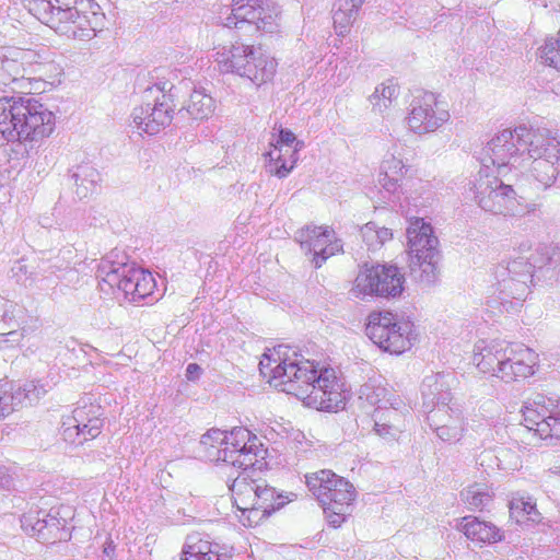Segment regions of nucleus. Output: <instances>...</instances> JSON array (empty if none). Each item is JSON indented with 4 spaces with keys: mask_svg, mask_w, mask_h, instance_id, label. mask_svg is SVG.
Here are the masks:
<instances>
[{
    "mask_svg": "<svg viewBox=\"0 0 560 560\" xmlns=\"http://www.w3.org/2000/svg\"><path fill=\"white\" fill-rule=\"evenodd\" d=\"M258 369L270 385L302 399L306 406L325 411H337L345 406V383L336 370L318 369L288 345L264 353Z\"/></svg>",
    "mask_w": 560,
    "mask_h": 560,
    "instance_id": "obj_1",
    "label": "nucleus"
},
{
    "mask_svg": "<svg viewBox=\"0 0 560 560\" xmlns=\"http://www.w3.org/2000/svg\"><path fill=\"white\" fill-rule=\"evenodd\" d=\"M24 7L58 35L91 40L104 27L105 15L94 0H24Z\"/></svg>",
    "mask_w": 560,
    "mask_h": 560,
    "instance_id": "obj_2",
    "label": "nucleus"
},
{
    "mask_svg": "<svg viewBox=\"0 0 560 560\" xmlns=\"http://www.w3.org/2000/svg\"><path fill=\"white\" fill-rule=\"evenodd\" d=\"M500 299L523 300L535 281L552 284L560 279V246H540L532 260L516 257L499 264L494 269Z\"/></svg>",
    "mask_w": 560,
    "mask_h": 560,
    "instance_id": "obj_3",
    "label": "nucleus"
},
{
    "mask_svg": "<svg viewBox=\"0 0 560 560\" xmlns=\"http://www.w3.org/2000/svg\"><path fill=\"white\" fill-rule=\"evenodd\" d=\"M54 129L55 115L34 97H0V133L5 140L37 142Z\"/></svg>",
    "mask_w": 560,
    "mask_h": 560,
    "instance_id": "obj_4",
    "label": "nucleus"
},
{
    "mask_svg": "<svg viewBox=\"0 0 560 560\" xmlns=\"http://www.w3.org/2000/svg\"><path fill=\"white\" fill-rule=\"evenodd\" d=\"M96 276L100 288L132 303L152 304L159 301L155 294L156 281L150 271L129 262L125 254L113 250L101 259Z\"/></svg>",
    "mask_w": 560,
    "mask_h": 560,
    "instance_id": "obj_5",
    "label": "nucleus"
},
{
    "mask_svg": "<svg viewBox=\"0 0 560 560\" xmlns=\"http://www.w3.org/2000/svg\"><path fill=\"white\" fill-rule=\"evenodd\" d=\"M306 486L320 503L327 522L338 528L351 514L354 487L334 471L323 469L305 475Z\"/></svg>",
    "mask_w": 560,
    "mask_h": 560,
    "instance_id": "obj_6",
    "label": "nucleus"
},
{
    "mask_svg": "<svg viewBox=\"0 0 560 560\" xmlns=\"http://www.w3.org/2000/svg\"><path fill=\"white\" fill-rule=\"evenodd\" d=\"M267 448L260 439L247 429V488L255 494V502L247 508V526L258 525L259 522L269 516L276 510L284 505L280 494L269 487L266 480L256 478V472L267 469Z\"/></svg>",
    "mask_w": 560,
    "mask_h": 560,
    "instance_id": "obj_7",
    "label": "nucleus"
},
{
    "mask_svg": "<svg viewBox=\"0 0 560 560\" xmlns=\"http://www.w3.org/2000/svg\"><path fill=\"white\" fill-rule=\"evenodd\" d=\"M410 277L423 285L435 283L439 276L441 252L431 224L416 218L407 229Z\"/></svg>",
    "mask_w": 560,
    "mask_h": 560,
    "instance_id": "obj_8",
    "label": "nucleus"
},
{
    "mask_svg": "<svg viewBox=\"0 0 560 560\" xmlns=\"http://www.w3.org/2000/svg\"><path fill=\"white\" fill-rule=\"evenodd\" d=\"M493 168L480 167L466 189L483 211L492 214L515 215L518 212L516 192L511 185L504 184Z\"/></svg>",
    "mask_w": 560,
    "mask_h": 560,
    "instance_id": "obj_9",
    "label": "nucleus"
},
{
    "mask_svg": "<svg viewBox=\"0 0 560 560\" xmlns=\"http://www.w3.org/2000/svg\"><path fill=\"white\" fill-rule=\"evenodd\" d=\"M534 133V128L524 125L501 131L482 148L479 156L481 167L497 168V174H502L508 166L516 167L517 153L527 150Z\"/></svg>",
    "mask_w": 560,
    "mask_h": 560,
    "instance_id": "obj_10",
    "label": "nucleus"
},
{
    "mask_svg": "<svg viewBox=\"0 0 560 560\" xmlns=\"http://www.w3.org/2000/svg\"><path fill=\"white\" fill-rule=\"evenodd\" d=\"M560 142L547 128H536L528 142L527 155L533 178L544 188L551 187L560 171Z\"/></svg>",
    "mask_w": 560,
    "mask_h": 560,
    "instance_id": "obj_11",
    "label": "nucleus"
},
{
    "mask_svg": "<svg viewBox=\"0 0 560 560\" xmlns=\"http://www.w3.org/2000/svg\"><path fill=\"white\" fill-rule=\"evenodd\" d=\"M411 326L390 312H373L369 315L365 332L382 350L400 354L411 347Z\"/></svg>",
    "mask_w": 560,
    "mask_h": 560,
    "instance_id": "obj_12",
    "label": "nucleus"
},
{
    "mask_svg": "<svg viewBox=\"0 0 560 560\" xmlns=\"http://www.w3.org/2000/svg\"><path fill=\"white\" fill-rule=\"evenodd\" d=\"M405 290V275L395 265H375L362 268L352 288L353 295L395 299Z\"/></svg>",
    "mask_w": 560,
    "mask_h": 560,
    "instance_id": "obj_13",
    "label": "nucleus"
},
{
    "mask_svg": "<svg viewBox=\"0 0 560 560\" xmlns=\"http://www.w3.org/2000/svg\"><path fill=\"white\" fill-rule=\"evenodd\" d=\"M450 113L432 92H417L407 107L405 118L408 129L419 136L431 133L450 119Z\"/></svg>",
    "mask_w": 560,
    "mask_h": 560,
    "instance_id": "obj_14",
    "label": "nucleus"
},
{
    "mask_svg": "<svg viewBox=\"0 0 560 560\" xmlns=\"http://www.w3.org/2000/svg\"><path fill=\"white\" fill-rule=\"evenodd\" d=\"M208 459L224 462L236 468H243L245 455V429L233 428L230 432L210 429L200 440Z\"/></svg>",
    "mask_w": 560,
    "mask_h": 560,
    "instance_id": "obj_15",
    "label": "nucleus"
},
{
    "mask_svg": "<svg viewBox=\"0 0 560 560\" xmlns=\"http://www.w3.org/2000/svg\"><path fill=\"white\" fill-rule=\"evenodd\" d=\"M305 255L311 256L315 268H320L331 256L341 253L343 244L336 237L335 231L329 226L306 225L295 233Z\"/></svg>",
    "mask_w": 560,
    "mask_h": 560,
    "instance_id": "obj_16",
    "label": "nucleus"
},
{
    "mask_svg": "<svg viewBox=\"0 0 560 560\" xmlns=\"http://www.w3.org/2000/svg\"><path fill=\"white\" fill-rule=\"evenodd\" d=\"M524 421L541 439H560V398L552 399L538 395L523 409Z\"/></svg>",
    "mask_w": 560,
    "mask_h": 560,
    "instance_id": "obj_17",
    "label": "nucleus"
},
{
    "mask_svg": "<svg viewBox=\"0 0 560 560\" xmlns=\"http://www.w3.org/2000/svg\"><path fill=\"white\" fill-rule=\"evenodd\" d=\"M154 88L162 93V97H156L153 104L148 102L136 107L131 113L132 122L140 135H156L168 126L173 118V110L165 94L168 90V83L155 84Z\"/></svg>",
    "mask_w": 560,
    "mask_h": 560,
    "instance_id": "obj_18",
    "label": "nucleus"
},
{
    "mask_svg": "<svg viewBox=\"0 0 560 560\" xmlns=\"http://www.w3.org/2000/svg\"><path fill=\"white\" fill-rule=\"evenodd\" d=\"M427 421L443 442L455 443L463 436L465 421L458 404L438 406L428 410Z\"/></svg>",
    "mask_w": 560,
    "mask_h": 560,
    "instance_id": "obj_19",
    "label": "nucleus"
},
{
    "mask_svg": "<svg viewBox=\"0 0 560 560\" xmlns=\"http://www.w3.org/2000/svg\"><path fill=\"white\" fill-rule=\"evenodd\" d=\"M42 55L18 47H0V83L7 85L24 78L27 68L42 63Z\"/></svg>",
    "mask_w": 560,
    "mask_h": 560,
    "instance_id": "obj_20",
    "label": "nucleus"
},
{
    "mask_svg": "<svg viewBox=\"0 0 560 560\" xmlns=\"http://www.w3.org/2000/svg\"><path fill=\"white\" fill-rule=\"evenodd\" d=\"M21 526L26 534L47 544L63 540L68 536L59 518L40 510L23 514Z\"/></svg>",
    "mask_w": 560,
    "mask_h": 560,
    "instance_id": "obj_21",
    "label": "nucleus"
},
{
    "mask_svg": "<svg viewBox=\"0 0 560 560\" xmlns=\"http://www.w3.org/2000/svg\"><path fill=\"white\" fill-rule=\"evenodd\" d=\"M280 149L270 152L271 162L268 172L279 178L287 177L298 161V152L304 147L303 141H296L295 135L289 129L279 132Z\"/></svg>",
    "mask_w": 560,
    "mask_h": 560,
    "instance_id": "obj_22",
    "label": "nucleus"
},
{
    "mask_svg": "<svg viewBox=\"0 0 560 560\" xmlns=\"http://www.w3.org/2000/svg\"><path fill=\"white\" fill-rule=\"evenodd\" d=\"M535 352L526 347L517 349L509 345L498 378L510 383L529 377L534 374Z\"/></svg>",
    "mask_w": 560,
    "mask_h": 560,
    "instance_id": "obj_23",
    "label": "nucleus"
},
{
    "mask_svg": "<svg viewBox=\"0 0 560 560\" xmlns=\"http://www.w3.org/2000/svg\"><path fill=\"white\" fill-rule=\"evenodd\" d=\"M50 388L48 382L30 381L15 388L10 396L5 392H0V419L10 415L16 407L38 402Z\"/></svg>",
    "mask_w": 560,
    "mask_h": 560,
    "instance_id": "obj_24",
    "label": "nucleus"
},
{
    "mask_svg": "<svg viewBox=\"0 0 560 560\" xmlns=\"http://www.w3.org/2000/svg\"><path fill=\"white\" fill-rule=\"evenodd\" d=\"M280 8L275 0H247V26L257 33H275Z\"/></svg>",
    "mask_w": 560,
    "mask_h": 560,
    "instance_id": "obj_25",
    "label": "nucleus"
},
{
    "mask_svg": "<svg viewBox=\"0 0 560 560\" xmlns=\"http://www.w3.org/2000/svg\"><path fill=\"white\" fill-rule=\"evenodd\" d=\"M359 398L371 406H377L375 410H399L404 406L402 400L383 383L381 377L369 378L361 386Z\"/></svg>",
    "mask_w": 560,
    "mask_h": 560,
    "instance_id": "obj_26",
    "label": "nucleus"
},
{
    "mask_svg": "<svg viewBox=\"0 0 560 560\" xmlns=\"http://www.w3.org/2000/svg\"><path fill=\"white\" fill-rule=\"evenodd\" d=\"M277 62L262 48L247 45V80L256 86L272 80L276 73Z\"/></svg>",
    "mask_w": 560,
    "mask_h": 560,
    "instance_id": "obj_27",
    "label": "nucleus"
},
{
    "mask_svg": "<svg viewBox=\"0 0 560 560\" xmlns=\"http://www.w3.org/2000/svg\"><path fill=\"white\" fill-rule=\"evenodd\" d=\"M448 376L443 373H436L424 377L421 385V394L423 406L429 410L438 406L454 404L450 392Z\"/></svg>",
    "mask_w": 560,
    "mask_h": 560,
    "instance_id": "obj_28",
    "label": "nucleus"
},
{
    "mask_svg": "<svg viewBox=\"0 0 560 560\" xmlns=\"http://www.w3.org/2000/svg\"><path fill=\"white\" fill-rule=\"evenodd\" d=\"M405 164L394 155L385 159L381 164L378 185L382 187L384 200H390L392 196L398 192L400 182L404 177Z\"/></svg>",
    "mask_w": 560,
    "mask_h": 560,
    "instance_id": "obj_29",
    "label": "nucleus"
},
{
    "mask_svg": "<svg viewBox=\"0 0 560 560\" xmlns=\"http://www.w3.org/2000/svg\"><path fill=\"white\" fill-rule=\"evenodd\" d=\"M508 348L509 345L505 342H492L485 347L476 346L478 352L474 354V363L480 372L491 373L498 377Z\"/></svg>",
    "mask_w": 560,
    "mask_h": 560,
    "instance_id": "obj_30",
    "label": "nucleus"
},
{
    "mask_svg": "<svg viewBox=\"0 0 560 560\" xmlns=\"http://www.w3.org/2000/svg\"><path fill=\"white\" fill-rule=\"evenodd\" d=\"M457 528L472 541L490 544L501 540L500 530L497 526L491 523L480 521L475 516L463 517L457 525Z\"/></svg>",
    "mask_w": 560,
    "mask_h": 560,
    "instance_id": "obj_31",
    "label": "nucleus"
},
{
    "mask_svg": "<svg viewBox=\"0 0 560 560\" xmlns=\"http://www.w3.org/2000/svg\"><path fill=\"white\" fill-rule=\"evenodd\" d=\"M215 62L220 72L243 78L245 73V44L236 42L231 47H223L215 54Z\"/></svg>",
    "mask_w": 560,
    "mask_h": 560,
    "instance_id": "obj_32",
    "label": "nucleus"
},
{
    "mask_svg": "<svg viewBox=\"0 0 560 560\" xmlns=\"http://www.w3.org/2000/svg\"><path fill=\"white\" fill-rule=\"evenodd\" d=\"M182 560H221L212 544L200 533H191L186 537Z\"/></svg>",
    "mask_w": 560,
    "mask_h": 560,
    "instance_id": "obj_33",
    "label": "nucleus"
},
{
    "mask_svg": "<svg viewBox=\"0 0 560 560\" xmlns=\"http://www.w3.org/2000/svg\"><path fill=\"white\" fill-rule=\"evenodd\" d=\"M365 0H336L332 20L338 35H345L358 16L359 9Z\"/></svg>",
    "mask_w": 560,
    "mask_h": 560,
    "instance_id": "obj_34",
    "label": "nucleus"
},
{
    "mask_svg": "<svg viewBox=\"0 0 560 560\" xmlns=\"http://www.w3.org/2000/svg\"><path fill=\"white\" fill-rule=\"evenodd\" d=\"M401 415L399 410H374V431L377 435L385 440H394L398 432H400L399 422Z\"/></svg>",
    "mask_w": 560,
    "mask_h": 560,
    "instance_id": "obj_35",
    "label": "nucleus"
},
{
    "mask_svg": "<svg viewBox=\"0 0 560 560\" xmlns=\"http://www.w3.org/2000/svg\"><path fill=\"white\" fill-rule=\"evenodd\" d=\"M72 177L75 183V194L79 199H84L92 195L101 180L98 171L89 164L78 166Z\"/></svg>",
    "mask_w": 560,
    "mask_h": 560,
    "instance_id": "obj_36",
    "label": "nucleus"
},
{
    "mask_svg": "<svg viewBox=\"0 0 560 560\" xmlns=\"http://www.w3.org/2000/svg\"><path fill=\"white\" fill-rule=\"evenodd\" d=\"M7 306L3 319L9 330L0 331V350L20 345L24 337L23 332L18 329L20 322L15 318V313H23V311L12 304L7 303Z\"/></svg>",
    "mask_w": 560,
    "mask_h": 560,
    "instance_id": "obj_37",
    "label": "nucleus"
},
{
    "mask_svg": "<svg viewBox=\"0 0 560 560\" xmlns=\"http://www.w3.org/2000/svg\"><path fill=\"white\" fill-rule=\"evenodd\" d=\"M213 100L203 91L194 90L185 110L192 119H206L213 113Z\"/></svg>",
    "mask_w": 560,
    "mask_h": 560,
    "instance_id": "obj_38",
    "label": "nucleus"
},
{
    "mask_svg": "<svg viewBox=\"0 0 560 560\" xmlns=\"http://www.w3.org/2000/svg\"><path fill=\"white\" fill-rule=\"evenodd\" d=\"M493 492L486 483H474L460 492L462 500L469 505L470 509L482 510L492 500Z\"/></svg>",
    "mask_w": 560,
    "mask_h": 560,
    "instance_id": "obj_39",
    "label": "nucleus"
},
{
    "mask_svg": "<svg viewBox=\"0 0 560 560\" xmlns=\"http://www.w3.org/2000/svg\"><path fill=\"white\" fill-rule=\"evenodd\" d=\"M75 257V250L72 248L60 250L58 256H56L49 265V272L56 275L60 280L68 279L69 275H72L77 271V262L73 261Z\"/></svg>",
    "mask_w": 560,
    "mask_h": 560,
    "instance_id": "obj_40",
    "label": "nucleus"
},
{
    "mask_svg": "<svg viewBox=\"0 0 560 560\" xmlns=\"http://www.w3.org/2000/svg\"><path fill=\"white\" fill-rule=\"evenodd\" d=\"M361 236L370 250L380 248L385 242L392 240L393 233L387 228H380L374 222L364 224L361 229Z\"/></svg>",
    "mask_w": 560,
    "mask_h": 560,
    "instance_id": "obj_41",
    "label": "nucleus"
},
{
    "mask_svg": "<svg viewBox=\"0 0 560 560\" xmlns=\"http://www.w3.org/2000/svg\"><path fill=\"white\" fill-rule=\"evenodd\" d=\"M510 512L517 522H521V517L524 516H527V520L533 523L541 521V514L537 511L536 504L532 502L530 498H514L510 502Z\"/></svg>",
    "mask_w": 560,
    "mask_h": 560,
    "instance_id": "obj_42",
    "label": "nucleus"
},
{
    "mask_svg": "<svg viewBox=\"0 0 560 560\" xmlns=\"http://www.w3.org/2000/svg\"><path fill=\"white\" fill-rule=\"evenodd\" d=\"M397 93L398 89L393 84H381L376 86L374 93L370 97L373 109L383 114L390 107L393 100L397 97Z\"/></svg>",
    "mask_w": 560,
    "mask_h": 560,
    "instance_id": "obj_43",
    "label": "nucleus"
},
{
    "mask_svg": "<svg viewBox=\"0 0 560 560\" xmlns=\"http://www.w3.org/2000/svg\"><path fill=\"white\" fill-rule=\"evenodd\" d=\"M538 56L545 65L560 70V31L556 37L546 39L545 45L538 49Z\"/></svg>",
    "mask_w": 560,
    "mask_h": 560,
    "instance_id": "obj_44",
    "label": "nucleus"
},
{
    "mask_svg": "<svg viewBox=\"0 0 560 560\" xmlns=\"http://www.w3.org/2000/svg\"><path fill=\"white\" fill-rule=\"evenodd\" d=\"M10 272L11 277L24 287L32 285L36 281L35 266L25 258L14 261Z\"/></svg>",
    "mask_w": 560,
    "mask_h": 560,
    "instance_id": "obj_45",
    "label": "nucleus"
},
{
    "mask_svg": "<svg viewBox=\"0 0 560 560\" xmlns=\"http://www.w3.org/2000/svg\"><path fill=\"white\" fill-rule=\"evenodd\" d=\"M103 428V420L93 415V419L89 422H84L82 425H78L79 432H81L82 439H79L78 444H82L84 441L95 439L98 436Z\"/></svg>",
    "mask_w": 560,
    "mask_h": 560,
    "instance_id": "obj_46",
    "label": "nucleus"
},
{
    "mask_svg": "<svg viewBox=\"0 0 560 560\" xmlns=\"http://www.w3.org/2000/svg\"><path fill=\"white\" fill-rule=\"evenodd\" d=\"M93 415H97V417L101 418V406L90 405L78 407L73 411L72 422H75L78 425H82L84 422L92 420Z\"/></svg>",
    "mask_w": 560,
    "mask_h": 560,
    "instance_id": "obj_47",
    "label": "nucleus"
},
{
    "mask_svg": "<svg viewBox=\"0 0 560 560\" xmlns=\"http://www.w3.org/2000/svg\"><path fill=\"white\" fill-rule=\"evenodd\" d=\"M243 0H233L231 12L225 18L223 25L225 27H237L238 24L245 22L244 5L241 3Z\"/></svg>",
    "mask_w": 560,
    "mask_h": 560,
    "instance_id": "obj_48",
    "label": "nucleus"
},
{
    "mask_svg": "<svg viewBox=\"0 0 560 560\" xmlns=\"http://www.w3.org/2000/svg\"><path fill=\"white\" fill-rule=\"evenodd\" d=\"M243 485H245V477H243V470H242V471L238 472L236 478L233 480L232 486L230 487V490L233 493V504L235 505L237 511L241 512V516H238L240 520L245 514V508H243L241 505L243 499L242 498H237L236 495L241 497Z\"/></svg>",
    "mask_w": 560,
    "mask_h": 560,
    "instance_id": "obj_49",
    "label": "nucleus"
},
{
    "mask_svg": "<svg viewBox=\"0 0 560 560\" xmlns=\"http://www.w3.org/2000/svg\"><path fill=\"white\" fill-rule=\"evenodd\" d=\"M62 438L66 442L78 444V439L81 438V432H79L78 424L73 422L69 423L68 427H65L62 430Z\"/></svg>",
    "mask_w": 560,
    "mask_h": 560,
    "instance_id": "obj_50",
    "label": "nucleus"
},
{
    "mask_svg": "<svg viewBox=\"0 0 560 560\" xmlns=\"http://www.w3.org/2000/svg\"><path fill=\"white\" fill-rule=\"evenodd\" d=\"M243 187H244V185L240 184V183H237L235 185H231L225 190H223L222 196L225 199H232V196H238V198H241Z\"/></svg>",
    "mask_w": 560,
    "mask_h": 560,
    "instance_id": "obj_51",
    "label": "nucleus"
},
{
    "mask_svg": "<svg viewBox=\"0 0 560 560\" xmlns=\"http://www.w3.org/2000/svg\"><path fill=\"white\" fill-rule=\"evenodd\" d=\"M201 368L197 363H189L186 368V376L189 381H194L199 377Z\"/></svg>",
    "mask_w": 560,
    "mask_h": 560,
    "instance_id": "obj_52",
    "label": "nucleus"
},
{
    "mask_svg": "<svg viewBox=\"0 0 560 560\" xmlns=\"http://www.w3.org/2000/svg\"><path fill=\"white\" fill-rule=\"evenodd\" d=\"M115 544L112 539H107L106 542L104 544V549H103V553L105 556V558H103L102 560H112L113 559V555L115 552Z\"/></svg>",
    "mask_w": 560,
    "mask_h": 560,
    "instance_id": "obj_53",
    "label": "nucleus"
},
{
    "mask_svg": "<svg viewBox=\"0 0 560 560\" xmlns=\"http://www.w3.org/2000/svg\"><path fill=\"white\" fill-rule=\"evenodd\" d=\"M497 460L498 458L489 451L482 452L479 456V464L481 466H485L486 463H488V466H491L489 462Z\"/></svg>",
    "mask_w": 560,
    "mask_h": 560,
    "instance_id": "obj_54",
    "label": "nucleus"
},
{
    "mask_svg": "<svg viewBox=\"0 0 560 560\" xmlns=\"http://www.w3.org/2000/svg\"><path fill=\"white\" fill-rule=\"evenodd\" d=\"M2 475H3V472H2V469L0 468V486H4L8 482L5 477Z\"/></svg>",
    "mask_w": 560,
    "mask_h": 560,
    "instance_id": "obj_55",
    "label": "nucleus"
},
{
    "mask_svg": "<svg viewBox=\"0 0 560 560\" xmlns=\"http://www.w3.org/2000/svg\"><path fill=\"white\" fill-rule=\"evenodd\" d=\"M147 92L152 93L153 92V88L148 89Z\"/></svg>",
    "mask_w": 560,
    "mask_h": 560,
    "instance_id": "obj_56",
    "label": "nucleus"
}]
</instances>
